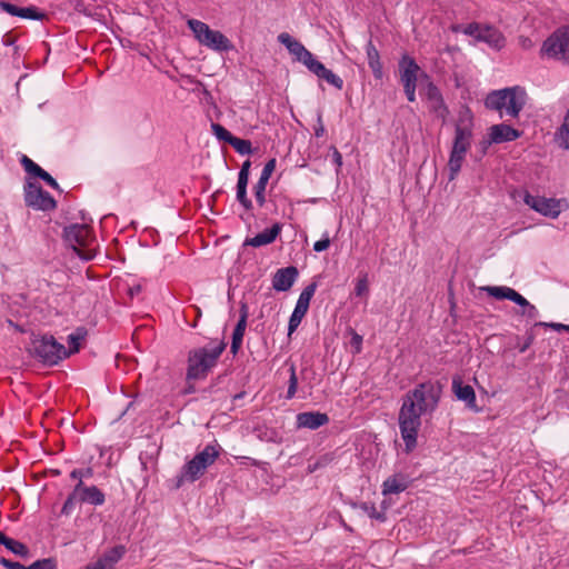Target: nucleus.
Wrapping results in <instances>:
<instances>
[{
  "label": "nucleus",
  "instance_id": "obj_55",
  "mask_svg": "<svg viewBox=\"0 0 569 569\" xmlns=\"http://www.w3.org/2000/svg\"><path fill=\"white\" fill-rule=\"evenodd\" d=\"M520 315L529 319H536L538 317V310L533 305L530 303V306L521 310Z\"/></svg>",
  "mask_w": 569,
  "mask_h": 569
},
{
  "label": "nucleus",
  "instance_id": "obj_3",
  "mask_svg": "<svg viewBox=\"0 0 569 569\" xmlns=\"http://www.w3.org/2000/svg\"><path fill=\"white\" fill-rule=\"evenodd\" d=\"M473 114L469 107L460 111L459 119L455 124V137L449 156L448 179L455 180L461 170L466 153L469 151L472 141Z\"/></svg>",
  "mask_w": 569,
  "mask_h": 569
},
{
  "label": "nucleus",
  "instance_id": "obj_53",
  "mask_svg": "<svg viewBox=\"0 0 569 569\" xmlns=\"http://www.w3.org/2000/svg\"><path fill=\"white\" fill-rule=\"evenodd\" d=\"M513 303L521 307L522 309H526L528 306H530V302L522 297L518 291L515 292L512 300Z\"/></svg>",
  "mask_w": 569,
  "mask_h": 569
},
{
  "label": "nucleus",
  "instance_id": "obj_35",
  "mask_svg": "<svg viewBox=\"0 0 569 569\" xmlns=\"http://www.w3.org/2000/svg\"><path fill=\"white\" fill-rule=\"evenodd\" d=\"M288 371H289V380H288V389H287V393H286V399L290 400L296 397V393L298 390V377H297L295 363H290Z\"/></svg>",
  "mask_w": 569,
  "mask_h": 569
},
{
  "label": "nucleus",
  "instance_id": "obj_52",
  "mask_svg": "<svg viewBox=\"0 0 569 569\" xmlns=\"http://www.w3.org/2000/svg\"><path fill=\"white\" fill-rule=\"evenodd\" d=\"M41 180L47 186L51 187L52 189H54V190H57L59 192H62V190L60 189L59 183L57 182V180L49 172H47Z\"/></svg>",
  "mask_w": 569,
  "mask_h": 569
},
{
  "label": "nucleus",
  "instance_id": "obj_22",
  "mask_svg": "<svg viewBox=\"0 0 569 569\" xmlns=\"http://www.w3.org/2000/svg\"><path fill=\"white\" fill-rule=\"evenodd\" d=\"M329 421V416L320 411H303L299 412L296 417V426L298 429L317 430L328 425Z\"/></svg>",
  "mask_w": 569,
  "mask_h": 569
},
{
  "label": "nucleus",
  "instance_id": "obj_59",
  "mask_svg": "<svg viewBox=\"0 0 569 569\" xmlns=\"http://www.w3.org/2000/svg\"><path fill=\"white\" fill-rule=\"evenodd\" d=\"M194 382L196 381H186V387L182 391L183 395H191V393H194L196 392V386H194Z\"/></svg>",
  "mask_w": 569,
  "mask_h": 569
},
{
  "label": "nucleus",
  "instance_id": "obj_18",
  "mask_svg": "<svg viewBox=\"0 0 569 569\" xmlns=\"http://www.w3.org/2000/svg\"><path fill=\"white\" fill-rule=\"evenodd\" d=\"M400 82L402 86H409L411 83H418L420 66L416 59L408 53L401 56L398 62Z\"/></svg>",
  "mask_w": 569,
  "mask_h": 569
},
{
  "label": "nucleus",
  "instance_id": "obj_19",
  "mask_svg": "<svg viewBox=\"0 0 569 569\" xmlns=\"http://www.w3.org/2000/svg\"><path fill=\"white\" fill-rule=\"evenodd\" d=\"M452 392L458 400L466 403L467 408L475 412L480 411V408L477 406L475 389L470 385H463L460 376H453L452 378Z\"/></svg>",
  "mask_w": 569,
  "mask_h": 569
},
{
  "label": "nucleus",
  "instance_id": "obj_11",
  "mask_svg": "<svg viewBox=\"0 0 569 569\" xmlns=\"http://www.w3.org/2000/svg\"><path fill=\"white\" fill-rule=\"evenodd\" d=\"M318 282L316 280L311 281L308 286L303 288L301 291L296 307L289 318L288 322V336H291L300 326L302 319L307 315L310 306V301L315 296L317 290Z\"/></svg>",
  "mask_w": 569,
  "mask_h": 569
},
{
  "label": "nucleus",
  "instance_id": "obj_64",
  "mask_svg": "<svg viewBox=\"0 0 569 569\" xmlns=\"http://www.w3.org/2000/svg\"><path fill=\"white\" fill-rule=\"evenodd\" d=\"M84 569H110V568H104V567H102V566H101V563H100V562H96V561H94V562H90V563H88V565L84 567Z\"/></svg>",
  "mask_w": 569,
  "mask_h": 569
},
{
  "label": "nucleus",
  "instance_id": "obj_60",
  "mask_svg": "<svg viewBox=\"0 0 569 569\" xmlns=\"http://www.w3.org/2000/svg\"><path fill=\"white\" fill-rule=\"evenodd\" d=\"M249 177L250 176H248V174L246 176V174L238 173L237 187H241L242 188L244 186L247 188L248 187V182H249Z\"/></svg>",
  "mask_w": 569,
  "mask_h": 569
},
{
  "label": "nucleus",
  "instance_id": "obj_42",
  "mask_svg": "<svg viewBox=\"0 0 569 569\" xmlns=\"http://www.w3.org/2000/svg\"><path fill=\"white\" fill-rule=\"evenodd\" d=\"M92 476L93 469L91 467L73 469L70 472V478L78 479V481H83L84 478L88 479L91 478Z\"/></svg>",
  "mask_w": 569,
  "mask_h": 569
},
{
  "label": "nucleus",
  "instance_id": "obj_37",
  "mask_svg": "<svg viewBox=\"0 0 569 569\" xmlns=\"http://www.w3.org/2000/svg\"><path fill=\"white\" fill-rule=\"evenodd\" d=\"M211 130L216 138L224 143L230 144L234 138V136L220 123L212 122Z\"/></svg>",
  "mask_w": 569,
  "mask_h": 569
},
{
  "label": "nucleus",
  "instance_id": "obj_44",
  "mask_svg": "<svg viewBox=\"0 0 569 569\" xmlns=\"http://www.w3.org/2000/svg\"><path fill=\"white\" fill-rule=\"evenodd\" d=\"M535 338H536V335L533 332V328H530L529 330H527L523 343L518 346L519 352L520 353L526 352L533 343Z\"/></svg>",
  "mask_w": 569,
  "mask_h": 569
},
{
  "label": "nucleus",
  "instance_id": "obj_39",
  "mask_svg": "<svg viewBox=\"0 0 569 569\" xmlns=\"http://www.w3.org/2000/svg\"><path fill=\"white\" fill-rule=\"evenodd\" d=\"M27 569H58V562L53 557L42 558L32 562Z\"/></svg>",
  "mask_w": 569,
  "mask_h": 569
},
{
  "label": "nucleus",
  "instance_id": "obj_58",
  "mask_svg": "<svg viewBox=\"0 0 569 569\" xmlns=\"http://www.w3.org/2000/svg\"><path fill=\"white\" fill-rule=\"evenodd\" d=\"M331 150H332V162L338 167L340 168L342 166V154L340 153V151L336 148V147H331Z\"/></svg>",
  "mask_w": 569,
  "mask_h": 569
},
{
  "label": "nucleus",
  "instance_id": "obj_36",
  "mask_svg": "<svg viewBox=\"0 0 569 569\" xmlns=\"http://www.w3.org/2000/svg\"><path fill=\"white\" fill-rule=\"evenodd\" d=\"M230 146L241 156L253 153L252 143L250 140L241 139L234 136Z\"/></svg>",
  "mask_w": 569,
  "mask_h": 569
},
{
  "label": "nucleus",
  "instance_id": "obj_16",
  "mask_svg": "<svg viewBox=\"0 0 569 569\" xmlns=\"http://www.w3.org/2000/svg\"><path fill=\"white\" fill-rule=\"evenodd\" d=\"M0 10L22 19L42 21L47 19V13L39 9L37 6L18 7L9 1L0 0Z\"/></svg>",
  "mask_w": 569,
  "mask_h": 569
},
{
  "label": "nucleus",
  "instance_id": "obj_15",
  "mask_svg": "<svg viewBox=\"0 0 569 569\" xmlns=\"http://www.w3.org/2000/svg\"><path fill=\"white\" fill-rule=\"evenodd\" d=\"M522 131L511 127L507 123L493 124L489 128L488 138L481 140V144L491 146L492 143L499 144L502 142H510L519 139Z\"/></svg>",
  "mask_w": 569,
  "mask_h": 569
},
{
  "label": "nucleus",
  "instance_id": "obj_56",
  "mask_svg": "<svg viewBox=\"0 0 569 569\" xmlns=\"http://www.w3.org/2000/svg\"><path fill=\"white\" fill-rule=\"evenodd\" d=\"M419 81L421 86V92L423 93V88L427 86V83L433 82L431 80V77L423 70L420 69L419 73Z\"/></svg>",
  "mask_w": 569,
  "mask_h": 569
},
{
  "label": "nucleus",
  "instance_id": "obj_40",
  "mask_svg": "<svg viewBox=\"0 0 569 569\" xmlns=\"http://www.w3.org/2000/svg\"><path fill=\"white\" fill-rule=\"evenodd\" d=\"M236 189H237V193H236L237 201L243 207V209L246 211H252L253 203H252L251 199L248 197L247 188L243 186L242 188L236 187Z\"/></svg>",
  "mask_w": 569,
  "mask_h": 569
},
{
  "label": "nucleus",
  "instance_id": "obj_13",
  "mask_svg": "<svg viewBox=\"0 0 569 569\" xmlns=\"http://www.w3.org/2000/svg\"><path fill=\"white\" fill-rule=\"evenodd\" d=\"M523 201L531 209H533L535 211L539 212L545 217L555 219L561 212L560 200L555 198L532 196L529 192H526Z\"/></svg>",
  "mask_w": 569,
  "mask_h": 569
},
{
  "label": "nucleus",
  "instance_id": "obj_63",
  "mask_svg": "<svg viewBox=\"0 0 569 569\" xmlns=\"http://www.w3.org/2000/svg\"><path fill=\"white\" fill-rule=\"evenodd\" d=\"M8 325H9L10 327H12V328H13L16 331H18V332H21V333H24V332H26V329H24L21 325L17 323V322H13V321H12V320H10V319L8 320Z\"/></svg>",
  "mask_w": 569,
  "mask_h": 569
},
{
  "label": "nucleus",
  "instance_id": "obj_1",
  "mask_svg": "<svg viewBox=\"0 0 569 569\" xmlns=\"http://www.w3.org/2000/svg\"><path fill=\"white\" fill-rule=\"evenodd\" d=\"M443 385L440 380H428L418 383L403 397L399 410V428L406 445V452L417 447L418 431L421 427V416L432 415L441 400Z\"/></svg>",
  "mask_w": 569,
  "mask_h": 569
},
{
  "label": "nucleus",
  "instance_id": "obj_57",
  "mask_svg": "<svg viewBox=\"0 0 569 569\" xmlns=\"http://www.w3.org/2000/svg\"><path fill=\"white\" fill-rule=\"evenodd\" d=\"M325 126L322 123V116L321 113L318 114V118H317V127H315V136L317 138H320L325 134Z\"/></svg>",
  "mask_w": 569,
  "mask_h": 569
},
{
  "label": "nucleus",
  "instance_id": "obj_62",
  "mask_svg": "<svg viewBox=\"0 0 569 569\" xmlns=\"http://www.w3.org/2000/svg\"><path fill=\"white\" fill-rule=\"evenodd\" d=\"M142 290V287L140 284H134L128 289V295L130 298H133L134 296H138Z\"/></svg>",
  "mask_w": 569,
  "mask_h": 569
},
{
  "label": "nucleus",
  "instance_id": "obj_54",
  "mask_svg": "<svg viewBox=\"0 0 569 569\" xmlns=\"http://www.w3.org/2000/svg\"><path fill=\"white\" fill-rule=\"evenodd\" d=\"M513 303L521 307L522 309H526L528 306H530V302L522 297L518 291L515 292L512 300Z\"/></svg>",
  "mask_w": 569,
  "mask_h": 569
},
{
  "label": "nucleus",
  "instance_id": "obj_17",
  "mask_svg": "<svg viewBox=\"0 0 569 569\" xmlns=\"http://www.w3.org/2000/svg\"><path fill=\"white\" fill-rule=\"evenodd\" d=\"M63 240L73 249L86 247L90 238V228L87 224L73 223L64 227L62 233Z\"/></svg>",
  "mask_w": 569,
  "mask_h": 569
},
{
  "label": "nucleus",
  "instance_id": "obj_28",
  "mask_svg": "<svg viewBox=\"0 0 569 569\" xmlns=\"http://www.w3.org/2000/svg\"><path fill=\"white\" fill-rule=\"evenodd\" d=\"M126 552L127 549L123 545H117L108 549L96 562H100L104 568L113 569L114 563L120 561Z\"/></svg>",
  "mask_w": 569,
  "mask_h": 569
},
{
  "label": "nucleus",
  "instance_id": "obj_23",
  "mask_svg": "<svg viewBox=\"0 0 569 569\" xmlns=\"http://www.w3.org/2000/svg\"><path fill=\"white\" fill-rule=\"evenodd\" d=\"M282 224L280 222H274L270 228L264 229L262 232L256 234L254 237L246 238L243 247L260 248L271 244L280 236Z\"/></svg>",
  "mask_w": 569,
  "mask_h": 569
},
{
  "label": "nucleus",
  "instance_id": "obj_34",
  "mask_svg": "<svg viewBox=\"0 0 569 569\" xmlns=\"http://www.w3.org/2000/svg\"><path fill=\"white\" fill-rule=\"evenodd\" d=\"M4 547L11 551L12 553H14L16 556H19L21 558H29L30 557V549L28 548L27 545H24L23 542H20L16 539H12V538H8Z\"/></svg>",
  "mask_w": 569,
  "mask_h": 569
},
{
  "label": "nucleus",
  "instance_id": "obj_41",
  "mask_svg": "<svg viewBox=\"0 0 569 569\" xmlns=\"http://www.w3.org/2000/svg\"><path fill=\"white\" fill-rule=\"evenodd\" d=\"M368 293H369L368 276H367V273H365L362 278H359L357 280V283L355 287V295L357 297H362V296H367Z\"/></svg>",
  "mask_w": 569,
  "mask_h": 569
},
{
  "label": "nucleus",
  "instance_id": "obj_14",
  "mask_svg": "<svg viewBox=\"0 0 569 569\" xmlns=\"http://www.w3.org/2000/svg\"><path fill=\"white\" fill-rule=\"evenodd\" d=\"M278 41L283 44L298 61L302 62L308 70L317 60L300 41L296 40L288 32H281L278 36Z\"/></svg>",
  "mask_w": 569,
  "mask_h": 569
},
{
  "label": "nucleus",
  "instance_id": "obj_48",
  "mask_svg": "<svg viewBox=\"0 0 569 569\" xmlns=\"http://www.w3.org/2000/svg\"><path fill=\"white\" fill-rule=\"evenodd\" d=\"M248 317H249V307H248L247 302L241 301L240 307H239V319H238L237 323H242V325L247 326Z\"/></svg>",
  "mask_w": 569,
  "mask_h": 569
},
{
  "label": "nucleus",
  "instance_id": "obj_61",
  "mask_svg": "<svg viewBox=\"0 0 569 569\" xmlns=\"http://www.w3.org/2000/svg\"><path fill=\"white\" fill-rule=\"evenodd\" d=\"M250 167H251V161L249 159H247L246 161H243L241 168H240V171L239 173L240 174H248L250 176Z\"/></svg>",
  "mask_w": 569,
  "mask_h": 569
},
{
  "label": "nucleus",
  "instance_id": "obj_32",
  "mask_svg": "<svg viewBox=\"0 0 569 569\" xmlns=\"http://www.w3.org/2000/svg\"><path fill=\"white\" fill-rule=\"evenodd\" d=\"M336 459L335 452H326L318 458L315 459V461L309 460L307 471L308 473H313L319 469H323L328 467L333 460Z\"/></svg>",
  "mask_w": 569,
  "mask_h": 569
},
{
  "label": "nucleus",
  "instance_id": "obj_25",
  "mask_svg": "<svg viewBox=\"0 0 569 569\" xmlns=\"http://www.w3.org/2000/svg\"><path fill=\"white\" fill-rule=\"evenodd\" d=\"M478 42H485L491 48L500 50L506 44L505 36L493 26H482L480 33L477 34Z\"/></svg>",
  "mask_w": 569,
  "mask_h": 569
},
{
  "label": "nucleus",
  "instance_id": "obj_20",
  "mask_svg": "<svg viewBox=\"0 0 569 569\" xmlns=\"http://www.w3.org/2000/svg\"><path fill=\"white\" fill-rule=\"evenodd\" d=\"M276 166L277 159H269L266 162L257 183L253 186L256 202L260 208H262L266 204V188L269 182V179L271 178L272 173L276 170Z\"/></svg>",
  "mask_w": 569,
  "mask_h": 569
},
{
  "label": "nucleus",
  "instance_id": "obj_24",
  "mask_svg": "<svg viewBox=\"0 0 569 569\" xmlns=\"http://www.w3.org/2000/svg\"><path fill=\"white\" fill-rule=\"evenodd\" d=\"M410 477L402 472L393 473L382 482V495H398L406 491L411 485Z\"/></svg>",
  "mask_w": 569,
  "mask_h": 569
},
{
  "label": "nucleus",
  "instance_id": "obj_51",
  "mask_svg": "<svg viewBox=\"0 0 569 569\" xmlns=\"http://www.w3.org/2000/svg\"><path fill=\"white\" fill-rule=\"evenodd\" d=\"M403 87V92L407 97V100L409 102H415L416 101V89L418 87V83H411L409 86H402Z\"/></svg>",
  "mask_w": 569,
  "mask_h": 569
},
{
  "label": "nucleus",
  "instance_id": "obj_43",
  "mask_svg": "<svg viewBox=\"0 0 569 569\" xmlns=\"http://www.w3.org/2000/svg\"><path fill=\"white\" fill-rule=\"evenodd\" d=\"M351 331L350 346L353 349V353H360L362 350V341L363 338L361 335L357 333L353 329Z\"/></svg>",
  "mask_w": 569,
  "mask_h": 569
},
{
  "label": "nucleus",
  "instance_id": "obj_45",
  "mask_svg": "<svg viewBox=\"0 0 569 569\" xmlns=\"http://www.w3.org/2000/svg\"><path fill=\"white\" fill-rule=\"evenodd\" d=\"M533 327H545V328H551L555 331L561 332L567 331L569 332V325L558 323V322H536Z\"/></svg>",
  "mask_w": 569,
  "mask_h": 569
},
{
  "label": "nucleus",
  "instance_id": "obj_31",
  "mask_svg": "<svg viewBox=\"0 0 569 569\" xmlns=\"http://www.w3.org/2000/svg\"><path fill=\"white\" fill-rule=\"evenodd\" d=\"M246 328L247 326L242 323H236L233 328L230 345V352L233 357H236L239 353L242 347Z\"/></svg>",
  "mask_w": 569,
  "mask_h": 569
},
{
  "label": "nucleus",
  "instance_id": "obj_30",
  "mask_svg": "<svg viewBox=\"0 0 569 569\" xmlns=\"http://www.w3.org/2000/svg\"><path fill=\"white\" fill-rule=\"evenodd\" d=\"M19 161L27 173L26 179H31L33 181H36V179L41 180L47 173L44 169H42L38 163H36L26 154H22Z\"/></svg>",
  "mask_w": 569,
  "mask_h": 569
},
{
  "label": "nucleus",
  "instance_id": "obj_6",
  "mask_svg": "<svg viewBox=\"0 0 569 569\" xmlns=\"http://www.w3.org/2000/svg\"><path fill=\"white\" fill-rule=\"evenodd\" d=\"M28 352L48 367L57 366L67 358L66 347L49 333L38 335L31 332V348L28 349Z\"/></svg>",
  "mask_w": 569,
  "mask_h": 569
},
{
  "label": "nucleus",
  "instance_id": "obj_50",
  "mask_svg": "<svg viewBox=\"0 0 569 569\" xmlns=\"http://www.w3.org/2000/svg\"><path fill=\"white\" fill-rule=\"evenodd\" d=\"M0 565L4 567L6 569H27L26 566L18 561H12L10 559H7L4 557L0 558Z\"/></svg>",
  "mask_w": 569,
  "mask_h": 569
},
{
  "label": "nucleus",
  "instance_id": "obj_5",
  "mask_svg": "<svg viewBox=\"0 0 569 569\" xmlns=\"http://www.w3.org/2000/svg\"><path fill=\"white\" fill-rule=\"evenodd\" d=\"M221 447L218 443L207 445L203 450L194 455L182 468L179 475L174 478V488L179 489L186 482L193 483L199 480L206 470L216 462L221 452Z\"/></svg>",
  "mask_w": 569,
  "mask_h": 569
},
{
  "label": "nucleus",
  "instance_id": "obj_29",
  "mask_svg": "<svg viewBox=\"0 0 569 569\" xmlns=\"http://www.w3.org/2000/svg\"><path fill=\"white\" fill-rule=\"evenodd\" d=\"M88 335L86 327H78L74 332L70 333L67 338L69 348H66L67 358L71 355L78 353L81 349V342L84 341Z\"/></svg>",
  "mask_w": 569,
  "mask_h": 569
},
{
  "label": "nucleus",
  "instance_id": "obj_9",
  "mask_svg": "<svg viewBox=\"0 0 569 569\" xmlns=\"http://www.w3.org/2000/svg\"><path fill=\"white\" fill-rule=\"evenodd\" d=\"M104 501L106 495L97 486H86L83 481H78L72 491L68 495L61 508V515H71L77 502L102 506Z\"/></svg>",
  "mask_w": 569,
  "mask_h": 569
},
{
  "label": "nucleus",
  "instance_id": "obj_49",
  "mask_svg": "<svg viewBox=\"0 0 569 569\" xmlns=\"http://www.w3.org/2000/svg\"><path fill=\"white\" fill-rule=\"evenodd\" d=\"M560 131L566 132V134H567V138L563 139V143H562L563 148L569 149V109L566 112L563 123L560 127Z\"/></svg>",
  "mask_w": 569,
  "mask_h": 569
},
{
  "label": "nucleus",
  "instance_id": "obj_7",
  "mask_svg": "<svg viewBox=\"0 0 569 569\" xmlns=\"http://www.w3.org/2000/svg\"><path fill=\"white\" fill-rule=\"evenodd\" d=\"M187 26L202 46L219 52H228L234 49L233 43L228 37L219 30H212L207 23L200 20L189 19Z\"/></svg>",
  "mask_w": 569,
  "mask_h": 569
},
{
  "label": "nucleus",
  "instance_id": "obj_12",
  "mask_svg": "<svg viewBox=\"0 0 569 569\" xmlns=\"http://www.w3.org/2000/svg\"><path fill=\"white\" fill-rule=\"evenodd\" d=\"M423 96L429 102V111L440 119L442 123H446L450 110L435 82L427 83L423 88Z\"/></svg>",
  "mask_w": 569,
  "mask_h": 569
},
{
  "label": "nucleus",
  "instance_id": "obj_26",
  "mask_svg": "<svg viewBox=\"0 0 569 569\" xmlns=\"http://www.w3.org/2000/svg\"><path fill=\"white\" fill-rule=\"evenodd\" d=\"M309 71L316 74L319 79L327 81L336 89L341 90L343 88V80L333 73L330 69H327L322 62L316 60L309 68Z\"/></svg>",
  "mask_w": 569,
  "mask_h": 569
},
{
  "label": "nucleus",
  "instance_id": "obj_27",
  "mask_svg": "<svg viewBox=\"0 0 569 569\" xmlns=\"http://www.w3.org/2000/svg\"><path fill=\"white\" fill-rule=\"evenodd\" d=\"M366 53L368 66L372 71L373 78L376 80H382L383 78V66L380 60V53L370 38L366 44Z\"/></svg>",
  "mask_w": 569,
  "mask_h": 569
},
{
  "label": "nucleus",
  "instance_id": "obj_10",
  "mask_svg": "<svg viewBox=\"0 0 569 569\" xmlns=\"http://www.w3.org/2000/svg\"><path fill=\"white\" fill-rule=\"evenodd\" d=\"M23 200L28 208L43 212L53 211L58 206L56 199L38 181L31 179H24Z\"/></svg>",
  "mask_w": 569,
  "mask_h": 569
},
{
  "label": "nucleus",
  "instance_id": "obj_38",
  "mask_svg": "<svg viewBox=\"0 0 569 569\" xmlns=\"http://www.w3.org/2000/svg\"><path fill=\"white\" fill-rule=\"evenodd\" d=\"M359 508L371 519L378 520L380 522H385L387 520L385 511H377L375 503L361 502L359 503Z\"/></svg>",
  "mask_w": 569,
  "mask_h": 569
},
{
  "label": "nucleus",
  "instance_id": "obj_4",
  "mask_svg": "<svg viewBox=\"0 0 569 569\" xmlns=\"http://www.w3.org/2000/svg\"><path fill=\"white\" fill-rule=\"evenodd\" d=\"M527 102L526 89L521 86L490 91L485 98V107L493 111L506 110L507 116L518 118Z\"/></svg>",
  "mask_w": 569,
  "mask_h": 569
},
{
  "label": "nucleus",
  "instance_id": "obj_33",
  "mask_svg": "<svg viewBox=\"0 0 569 569\" xmlns=\"http://www.w3.org/2000/svg\"><path fill=\"white\" fill-rule=\"evenodd\" d=\"M483 290H486L490 297L497 300L507 299L510 301L512 300V297L516 292L515 289L505 286L485 287Z\"/></svg>",
  "mask_w": 569,
  "mask_h": 569
},
{
  "label": "nucleus",
  "instance_id": "obj_2",
  "mask_svg": "<svg viewBox=\"0 0 569 569\" xmlns=\"http://www.w3.org/2000/svg\"><path fill=\"white\" fill-rule=\"evenodd\" d=\"M227 346L223 338H213L206 346L190 349L187 355L186 381L206 380Z\"/></svg>",
  "mask_w": 569,
  "mask_h": 569
},
{
  "label": "nucleus",
  "instance_id": "obj_8",
  "mask_svg": "<svg viewBox=\"0 0 569 569\" xmlns=\"http://www.w3.org/2000/svg\"><path fill=\"white\" fill-rule=\"evenodd\" d=\"M540 53L569 66V24L557 28L548 36L542 42Z\"/></svg>",
  "mask_w": 569,
  "mask_h": 569
},
{
  "label": "nucleus",
  "instance_id": "obj_46",
  "mask_svg": "<svg viewBox=\"0 0 569 569\" xmlns=\"http://www.w3.org/2000/svg\"><path fill=\"white\" fill-rule=\"evenodd\" d=\"M481 28L482 24L479 22H470L463 28L462 32L467 36L473 37L477 40V34L480 33Z\"/></svg>",
  "mask_w": 569,
  "mask_h": 569
},
{
  "label": "nucleus",
  "instance_id": "obj_47",
  "mask_svg": "<svg viewBox=\"0 0 569 569\" xmlns=\"http://www.w3.org/2000/svg\"><path fill=\"white\" fill-rule=\"evenodd\" d=\"M330 243H331V240H330L328 233H325L322 239H320L313 243V250L316 252L326 251L330 247Z\"/></svg>",
  "mask_w": 569,
  "mask_h": 569
},
{
  "label": "nucleus",
  "instance_id": "obj_21",
  "mask_svg": "<svg viewBox=\"0 0 569 569\" xmlns=\"http://www.w3.org/2000/svg\"><path fill=\"white\" fill-rule=\"evenodd\" d=\"M299 276L298 268L288 266L278 269L272 277V288L278 292L289 291Z\"/></svg>",
  "mask_w": 569,
  "mask_h": 569
}]
</instances>
